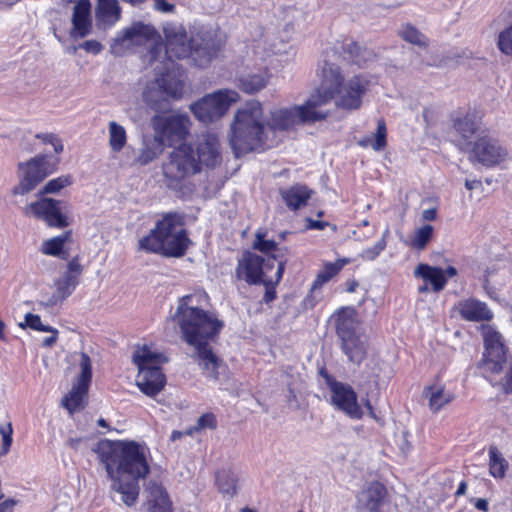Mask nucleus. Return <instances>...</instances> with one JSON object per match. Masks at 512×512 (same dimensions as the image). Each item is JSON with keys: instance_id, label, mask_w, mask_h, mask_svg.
<instances>
[{"instance_id": "nucleus-1", "label": "nucleus", "mask_w": 512, "mask_h": 512, "mask_svg": "<svg viewBox=\"0 0 512 512\" xmlns=\"http://www.w3.org/2000/svg\"><path fill=\"white\" fill-rule=\"evenodd\" d=\"M319 85L301 105L281 108L271 112L268 126L273 131H287L299 124H314L326 120L332 100L343 110H357L370 87V81L362 74L345 80L339 65L324 61L318 73Z\"/></svg>"}, {"instance_id": "nucleus-2", "label": "nucleus", "mask_w": 512, "mask_h": 512, "mask_svg": "<svg viewBox=\"0 0 512 512\" xmlns=\"http://www.w3.org/2000/svg\"><path fill=\"white\" fill-rule=\"evenodd\" d=\"M94 451L112 481V489L121 494L125 505L133 506L140 493L139 481L150 473L144 448L133 440L103 439Z\"/></svg>"}, {"instance_id": "nucleus-3", "label": "nucleus", "mask_w": 512, "mask_h": 512, "mask_svg": "<svg viewBox=\"0 0 512 512\" xmlns=\"http://www.w3.org/2000/svg\"><path fill=\"white\" fill-rule=\"evenodd\" d=\"M221 160L218 137L213 133H204L194 143L174 147L162 164L164 181L168 188L180 189L185 180L201 173L203 166L215 168Z\"/></svg>"}, {"instance_id": "nucleus-4", "label": "nucleus", "mask_w": 512, "mask_h": 512, "mask_svg": "<svg viewBox=\"0 0 512 512\" xmlns=\"http://www.w3.org/2000/svg\"><path fill=\"white\" fill-rule=\"evenodd\" d=\"M163 33L170 63L174 59L189 58L197 68L209 67L221 56L227 43V37L220 28L201 27L190 38L182 25L165 27Z\"/></svg>"}, {"instance_id": "nucleus-5", "label": "nucleus", "mask_w": 512, "mask_h": 512, "mask_svg": "<svg viewBox=\"0 0 512 512\" xmlns=\"http://www.w3.org/2000/svg\"><path fill=\"white\" fill-rule=\"evenodd\" d=\"M194 295L178 299L172 320L178 326L182 340L191 347L216 342L224 323L213 313L192 305Z\"/></svg>"}, {"instance_id": "nucleus-6", "label": "nucleus", "mask_w": 512, "mask_h": 512, "mask_svg": "<svg viewBox=\"0 0 512 512\" xmlns=\"http://www.w3.org/2000/svg\"><path fill=\"white\" fill-rule=\"evenodd\" d=\"M262 106L254 103L248 109L238 110L231 125L230 145L237 158L256 150H265V126L261 121Z\"/></svg>"}, {"instance_id": "nucleus-7", "label": "nucleus", "mask_w": 512, "mask_h": 512, "mask_svg": "<svg viewBox=\"0 0 512 512\" xmlns=\"http://www.w3.org/2000/svg\"><path fill=\"white\" fill-rule=\"evenodd\" d=\"M361 322L353 307H341L335 313V332L340 348L348 360L360 365L367 358V345L362 340Z\"/></svg>"}, {"instance_id": "nucleus-8", "label": "nucleus", "mask_w": 512, "mask_h": 512, "mask_svg": "<svg viewBox=\"0 0 512 512\" xmlns=\"http://www.w3.org/2000/svg\"><path fill=\"white\" fill-rule=\"evenodd\" d=\"M484 351L478 368H483V377L495 387L493 376L499 375L507 363L508 349L504 343L502 335L491 325L483 324L481 326Z\"/></svg>"}, {"instance_id": "nucleus-9", "label": "nucleus", "mask_w": 512, "mask_h": 512, "mask_svg": "<svg viewBox=\"0 0 512 512\" xmlns=\"http://www.w3.org/2000/svg\"><path fill=\"white\" fill-rule=\"evenodd\" d=\"M59 159L39 154L26 162L18 163L19 183L13 187V195H25L34 190L45 178L53 174Z\"/></svg>"}, {"instance_id": "nucleus-10", "label": "nucleus", "mask_w": 512, "mask_h": 512, "mask_svg": "<svg viewBox=\"0 0 512 512\" xmlns=\"http://www.w3.org/2000/svg\"><path fill=\"white\" fill-rule=\"evenodd\" d=\"M191 244L186 229L180 228L177 234H148L138 242V249L146 253L165 257H183Z\"/></svg>"}, {"instance_id": "nucleus-11", "label": "nucleus", "mask_w": 512, "mask_h": 512, "mask_svg": "<svg viewBox=\"0 0 512 512\" xmlns=\"http://www.w3.org/2000/svg\"><path fill=\"white\" fill-rule=\"evenodd\" d=\"M273 268L270 264V258L250 250H244L237 259V264L232 274V280L235 284L244 283L248 286H258L264 282L266 273Z\"/></svg>"}, {"instance_id": "nucleus-12", "label": "nucleus", "mask_w": 512, "mask_h": 512, "mask_svg": "<svg viewBox=\"0 0 512 512\" xmlns=\"http://www.w3.org/2000/svg\"><path fill=\"white\" fill-rule=\"evenodd\" d=\"M237 97L238 94L235 91L219 90L191 104L190 110L199 121L211 123L220 119Z\"/></svg>"}, {"instance_id": "nucleus-13", "label": "nucleus", "mask_w": 512, "mask_h": 512, "mask_svg": "<svg viewBox=\"0 0 512 512\" xmlns=\"http://www.w3.org/2000/svg\"><path fill=\"white\" fill-rule=\"evenodd\" d=\"M319 374L331 391V403L350 418L361 419L363 411L354 389L349 384L336 380L325 368L320 369Z\"/></svg>"}, {"instance_id": "nucleus-14", "label": "nucleus", "mask_w": 512, "mask_h": 512, "mask_svg": "<svg viewBox=\"0 0 512 512\" xmlns=\"http://www.w3.org/2000/svg\"><path fill=\"white\" fill-rule=\"evenodd\" d=\"M153 125L158 139L162 144L175 146L184 144L191 127V121L185 114H173L169 116H155Z\"/></svg>"}, {"instance_id": "nucleus-15", "label": "nucleus", "mask_w": 512, "mask_h": 512, "mask_svg": "<svg viewBox=\"0 0 512 512\" xmlns=\"http://www.w3.org/2000/svg\"><path fill=\"white\" fill-rule=\"evenodd\" d=\"M64 202L53 198H41L25 207V215L43 220L49 227L65 228L69 225L62 212Z\"/></svg>"}, {"instance_id": "nucleus-16", "label": "nucleus", "mask_w": 512, "mask_h": 512, "mask_svg": "<svg viewBox=\"0 0 512 512\" xmlns=\"http://www.w3.org/2000/svg\"><path fill=\"white\" fill-rule=\"evenodd\" d=\"M507 150L500 142L488 135L479 136L472 145L470 161L478 162L485 167H495L507 158Z\"/></svg>"}, {"instance_id": "nucleus-17", "label": "nucleus", "mask_w": 512, "mask_h": 512, "mask_svg": "<svg viewBox=\"0 0 512 512\" xmlns=\"http://www.w3.org/2000/svg\"><path fill=\"white\" fill-rule=\"evenodd\" d=\"M80 367L81 373L78 377L77 383L62 400L63 406L70 414H74L85 407V398L87 397L89 385L92 379L91 360L87 354H82Z\"/></svg>"}, {"instance_id": "nucleus-18", "label": "nucleus", "mask_w": 512, "mask_h": 512, "mask_svg": "<svg viewBox=\"0 0 512 512\" xmlns=\"http://www.w3.org/2000/svg\"><path fill=\"white\" fill-rule=\"evenodd\" d=\"M82 272L83 266L80 264L79 256L76 255L68 262L63 276L54 282L55 291L51 298L53 304L63 302L75 291L79 285Z\"/></svg>"}, {"instance_id": "nucleus-19", "label": "nucleus", "mask_w": 512, "mask_h": 512, "mask_svg": "<svg viewBox=\"0 0 512 512\" xmlns=\"http://www.w3.org/2000/svg\"><path fill=\"white\" fill-rule=\"evenodd\" d=\"M184 69L172 62L165 71L156 76L155 81L159 89L173 99H181L184 93Z\"/></svg>"}, {"instance_id": "nucleus-20", "label": "nucleus", "mask_w": 512, "mask_h": 512, "mask_svg": "<svg viewBox=\"0 0 512 512\" xmlns=\"http://www.w3.org/2000/svg\"><path fill=\"white\" fill-rule=\"evenodd\" d=\"M136 385L139 390L149 397L157 396L166 385V376L162 368H142L138 371Z\"/></svg>"}, {"instance_id": "nucleus-21", "label": "nucleus", "mask_w": 512, "mask_h": 512, "mask_svg": "<svg viewBox=\"0 0 512 512\" xmlns=\"http://www.w3.org/2000/svg\"><path fill=\"white\" fill-rule=\"evenodd\" d=\"M146 493L148 512H174L173 502L161 482L150 480L146 487Z\"/></svg>"}, {"instance_id": "nucleus-22", "label": "nucleus", "mask_w": 512, "mask_h": 512, "mask_svg": "<svg viewBox=\"0 0 512 512\" xmlns=\"http://www.w3.org/2000/svg\"><path fill=\"white\" fill-rule=\"evenodd\" d=\"M450 119L453 129L467 141L478 131L482 114L476 109H468L466 112L452 113Z\"/></svg>"}, {"instance_id": "nucleus-23", "label": "nucleus", "mask_w": 512, "mask_h": 512, "mask_svg": "<svg viewBox=\"0 0 512 512\" xmlns=\"http://www.w3.org/2000/svg\"><path fill=\"white\" fill-rule=\"evenodd\" d=\"M267 232L263 229L257 230L255 239L253 242V248L267 256L266 259L270 258V264L274 265V261L277 265H281L283 262L284 269L287 264V256L289 254V248L286 246L278 247V244L274 240L266 239Z\"/></svg>"}, {"instance_id": "nucleus-24", "label": "nucleus", "mask_w": 512, "mask_h": 512, "mask_svg": "<svg viewBox=\"0 0 512 512\" xmlns=\"http://www.w3.org/2000/svg\"><path fill=\"white\" fill-rule=\"evenodd\" d=\"M457 310L462 319L471 322L490 321L494 316L485 302L474 298L459 301Z\"/></svg>"}, {"instance_id": "nucleus-25", "label": "nucleus", "mask_w": 512, "mask_h": 512, "mask_svg": "<svg viewBox=\"0 0 512 512\" xmlns=\"http://www.w3.org/2000/svg\"><path fill=\"white\" fill-rule=\"evenodd\" d=\"M121 12L117 0H97L95 8L97 27L104 30L113 27L120 20Z\"/></svg>"}, {"instance_id": "nucleus-26", "label": "nucleus", "mask_w": 512, "mask_h": 512, "mask_svg": "<svg viewBox=\"0 0 512 512\" xmlns=\"http://www.w3.org/2000/svg\"><path fill=\"white\" fill-rule=\"evenodd\" d=\"M351 262L352 259L348 257H340L333 262L324 261L311 284L310 292L321 290L324 285L338 276L343 268Z\"/></svg>"}, {"instance_id": "nucleus-27", "label": "nucleus", "mask_w": 512, "mask_h": 512, "mask_svg": "<svg viewBox=\"0 0 512 512\" xmlns=\"http://www.w3.org/2000/svg\"><path fill=\"white\" fill-rule=\"evenodd\" d=\"M279 194L288 209L296 211L307 205L313 191L305 184L296 183L288 188H280Z\"/></svg>"}, {"instance_id": "nucleus-28", "label": "nucleus", "mask_w": 512, "mask_h": 512, "mask_svg": "<svg viewBox=\"0 0 512 512\" xmlns=\"http://www.w3.org/2000/svg\"><path fill=\"white\" fill-rule=\"evenodd\" d=\"M73 34L76 37H86L92 29L91 4L89 0H79L73 11Z\"/></svg>"}, {"instance_id": "nucleus-29", "label": "nucleus", "mask_w": 512, "mask_h": 512, "mask_svg": "<svg viewBox=\"0 0 512 512\" xmlns=\"http://www.w3.org/2000/svg\"><path fill=\"white\" fill-rule=\"evenodd\" d=\"M73 242L71 230L64 231L60 235L46 239L42 242L40 251L42 254L68 260L70 254L66 244Z\"/></svg>"}, {"instance_id": "nucleus-30", "label": "nucleus", "mask_w": 512, "mask_h": 512, "mask_svg": "<svg viewBox=\"0 0 512 512\" xmlns=\"http://www.w3.org/2000/svg\"><path fill=\"white\" fill-rule=\"evenodd\" d=\"M196 351L199 367L207 372V375L214 379H219V367L222 364V359L213 352L210 344H200L193 347Z\"/></svg>"}, {"instance_id": "nucleus-31", "label": "nucleus", "mask_w": 512, "mask_h": 512, "mask_svg": "<svg viewBox=\"0 0 512 512\" xmlns=\"http://www.w3.org/2000/svg\"><path fill=\"white\" fill-rule=\"evenodd\" d=\"M414 274L416 277L422 278L426 284H430L431 289L436 293L442 291L448 282L441 267L431 266L426 263L418 264Z\"/></svg>"}, {"instance_id": "nucleus-32", "label": "nucleus", "mask_w": 512, "mask_h": 512, "mask_svg": "<svg viewBox=\"0 0 512 512\" xmlns=\"http://www.w3.org/2000/svg\"><path fill=\"white\" fill-rule=\"evenodd\" d=\"M157 37H159V34L154 26L143 22H134L129 28L123 30L120 40L142 44L155 40Z\"/></svg>"}, {"instance_id": "nucleus-33", "label": "nucleus", "mask_w": 512, "mask_h": 512, "mask_svg": "<svg viewBox=\"0 0 512 512\" xmlns=\"http://www.w3.org/2000/svg\"><path fill=\"white\" fill-rule=\"evenodd\" d=\"M365 507L369 512H381V508L388 498V490L380 481H372L364 490Z\"/></svg>"}, {"instance_id": "nucleus-34", "label": "nucleus", "mask_w": 512, "mask_h": 512, "mask_svg": "<svg viewBox=\"0 0 512 512\" xmlns=\"http://www.w3.org/2000/svg\"><path fill=\"white\" fill-rule=\"evenodd\" d=\"M423 395L428 399L429 409L433 413H438L444 406L452 402L455 398L452 393H445L444 386L429 385L423 390Z\"/></svg>"}, {"instance_id": "nucleus-35", "label": "nucleus", "mask_w": 512, "mask_h": 512, "mask_svg": "<svg viewBox=\"0 0 512 512\" xmlns=\"http://www.w3.org/2000/svg\"><path fill=\"white\" fill-rule=\"evenodd\" d=\"M185 224V217L179 212H167L157 220L155 227L149 234H177L178 230Z\"/></svg>"}, {"instance_id": "nucleus-36", "label": "nucleus", "mask_w": 512, "mask_h": 512, "mask_svg": "<svg viewBox=\"0 0 512 512\" xmlns=\"http://www.w3.org/2000/svg\"><path fill=\"white\" fill-rule=\"evenodd\" d=\"M270 79L267 70L249 74L238 79L237 87L246 94H255L266 87Z\"/></svg>"}, {"instance_id": "nucleus-37", "label": "nucleus", "mask_w": 512, "mask_h": 512, "mask_svg": "<svg viewBox=\"0 0 512 512\" xmlns=\"http://www.w3.org/2000/svg\"><path fill=\"white\" fill-rule=\"evenodd\" d=\"M163 144L158 137H152L143 141L139 154L135 158V163L139 166H145L155 160L162 152Z\"/></svg>"}, {"instance_id": "nucleus-38", "label": "nucleus", "mask_w": 512, "mask_h": 512, "mask_svg": "<svg viewBox=\"0 0 512 512\" xmlns=\"http://www.w3.org/2000/svg\"><path fill=\"white\" fill-rule=\"evenodd\" d=\"M489 473L496 479H503L508 470V461L496 446H490L489 451Z\"/></svg>"}, {"instance_id": "nucleus-39", "label": "nucleus", "mask_w": 512, "mask_h": 512, "mask_svg": "<svg viewBox=\"0 0 512 512\" xmlns=\"http://www.w3.org/2000/svg\"><path fill=\"white\" fill-rule=\"evenodd\" d=\"M215 482L222 494L234 496L237 492L238 478L230 469L218 470L215 474Z\"/></svg>"}, {"instance_id": "nucleus-40", "label": "nucleus", "mask_w": 512, "mask_h": 512, "mask_svg": "<svg viewBox=\"0 0 512 512\" xmlns=\"http://www.w3.org/2000/svg\"><path fill=\"white\" fill-rule=\"evenodd\" d=\"M434 228L430 224L423 225L415 230L414 234L407 242V245L414 250H424L433 238Z\"/></svg>"}, {"instance_id": "nucleus-41", "label": "nucleus", "mask_w": 512, "mask_h": 512, "mask_svg": "<svg viewBox=\"0 0 512 512\" xmlns=\"http://www.w3.org/2000/svg\"><path fill=\"white\" fill-rule=\"evenodd\" d=\"M359 144L362 147L371 146L375 151H381L387 146V126L384 118L377 121V129L373 139L367 138L361 140Z\"/></svg>"}, {"instance_id": "nucleus-42", "label": "nucleus", "mask_w": 512, "mask_h": 512, "mask_svg": "<svg viewBox=\"0 0 512 512\" xmlns=\"http://www.w3.org/2000/svg\"><path fill=\"white\" fill-rule=\"evenodd\" d=\"M161 354L152 352L146 345L137 350L133 355V361L137 365L138 370L142 368L159 367L156 365L160 362Z\"/></svg>"}, {"instance_id": "nucleus-43", "label": "nucleus", "mask_w": 512, "mask_h": 512, "mask_svg": "<svg viewBox=\"0 0 512 512\" xmlns=\"http://www.w3.org/2000/svg\"><path fill=\"white\" fill-rule=\"evenodd\" d=\"M284 272L285 269L282 262L281 265H277V269L273 277L266 276L264 278V282L261 285L265 286V293L263 296V301L265 303H270L277 298L276 286L282 280Z\"/></svg>"}, {"instance_id": "nucleus-44", "label": "nucleus", "mask_w": 512, "mask_h": 512, "mask_svg": "<svg viewBox=\"0 0 512 512\" xmlns=\"http://www.w3.org/2000/svg\"><path fill=\"white\" fill-rule=\"evenodd\" d=\"M127 142L126 131L115 121L109 123V144L114 152H120Z\"/></svg>"}, {"instance_id": "nucleus-45", "label": "nucleus", "mask_w": 512, "mask_h": 512, "mask_svg": "<svg viewBox=\"0 0 512 512\" xmlns=\"http://www.w3.org/2000/svg\"><path fill=\"white\" fill-rule=\"evenodd\" d=\"M399 36L410 44L423 48L428 46L426 37L410 23L402 26L401 30L399 31Z\"/></svg>"}, {"instance_id": "nucleus-46", "label": "nucleus", "mask_w": 512, "mask_h": 512, "mask_svg": "<svg viewBox=\"0 0 512 512\" xmlns=\"http://www.w3.org/2000/svg\"><path fill=\"white\" fill-rule=\"evenodd\" d=\"M72 184V177L70 175L59 176L57 178L49 180L44 187L40 190V194H52L57 193L61 189Z\"/></svg>"}, {"instance_id": "nucleus-47", "label": "nucleus", "mask_w": 512, "mask_h": 512, "mask_svg": "<svg viewBox=\"0 0 512 512\" xmlns=\"http://www.w3.org/2000/svg\"><path fill=\"white\" fill-rule=\"evenodd\" d=\"M497 47L501 53L512 56V24L499 33Z\"/></svg>"}, {"instance_id": "nucleus-48", "label": "nucleus", "mask_w": 512, "mask_h": 512, "mask_svg": "<svg viewBox=\"0 0 512 512\" xmlns=\"http://www.w3.org/2000/svg\"><path fill=\"white\" fill-rule=\"evenodd\" d=\"M387 242L384 237L378 240L372 247L366 248L360 257L366 261H374L386 248Z\"/></svg>"}, {"instance_id": "nucleus-49", "label": "nucleus", "mask_w": 512, "mask_h": 512, "mask_svg": "<svg viewBox=\"0 0 512 512\" xmlns=\"http://www.w3.org/2000/svg\"><path fill=\"white\" fill-rule=\"evenodd\" d=\"M35 137L37 139H40L43 144L52 145L54 151L57 154H60L64 149V145L61 138L54 133H38Z\"/></svg>"}, {"instance_id": "nucleus-50", "label": "nucleus", "mask_w": 512, "mask_h": 512, "mask_svg": "<svg viewBox=\"0 0 512 512\" xmlns=\"http://www.w3.org/2000/svg\"><path fill=\"white\" fill-rule=\"evenodd\" d=\"M13 428L10 422L0 425V435L2 436L1 454L5 455L9 452L13 439Z\"/></svg>"}, {"instance_id": "nucleus-51", "label": "nucleus", "mask_w": 512, "mask_h": 512, "mask_svg": "<svg viewBox=\"0 0 512 512\" xmlns=\"http://www.w3.org/2000/svg\"><path fill=\"white\" fill-rule=\"evenodd\" d=\"M216 429L217 428V419L214 413L206 412L202 414L198 420L197 425L193 428L194 431H200L203 429Z\"/></svg>"}, {"instance_id": "nucleus-52", "label": "nucleus", "mask_w": 512, "mask_h": 512, "mask_svg": "<svg viewBox=\"0 0 512 512\" xmlns=\"http://www.w3.org/2000/svg\"><path fill=\"white\" fill-rule=\"evenodd\" d=\"M25 323L29 328L35 331H52V327L44 325L41 321L40 316L37 314L27 313L25 316Z\"/></svg>"}, {"instance_id": "nucleus-53", "label": "nucleus", "mask_w": 512, "mask_h": 512, "mask_svg": "<svg viewBox=\"0 0 512 512\" xmlns=\"http://www.w3.org/2000/svg\"><path fill=\"white\" fill-rule=\"evenodd\" d=\"M361 46L356 41H351L343 46V52L348 55L349 59L356 61L361 54Z\"/></svg>"}, {"instance_id": "nucleus-54", "label": "nucleus", "mask_w": 512, "mask_h": 512, "mask_svg": "<svg viewBox=\"0 0 512 512\" xmlns=\"http://www.w3.org/2000/svg\"><path fill=\"white\" fill-rule=\"evenodd\" d=\"M496 385H501L502 390L505 394H511L512 393V364L510 365L504 379L502 382H494Z\"/></svg>"}, {"instance_id": "nucleus-55", "label": "nucleus", "mask_w": 512, "mask_h": 512, "mask_svg": "<svg viewBox=\"0 0 512 512\" xmlns=\"http://www.w3.org/2000/svg\"><path fill=\"white\" fill-rule=\"evenodd\" d=\"M82 47L87 51L93 54H98L102 50V45L100 42L96 40H87L83 43Z\"/></svg>"}, {"instance_id": "nucleus-56", "label": "nucleus", "mask_w": 512, "mask_h": 512, "mask_svg": "<svg viewBox=\"0 0 512 512\" xmlns=\"http://www.w3.org/2000/svg\"><path fill=\"white\" fill-rule=\"evenodd\" d=\"M156 9L165 12V13H171L175 10V5L168 3L166 0H154Z\"/></svg>"}, {"instance_id": "nucleus-57", "label": "nucleus", "mask_w": 512, "mask_h": 512, "mask_svg": "<svg viewBox=\"0 0 512 512\" xmlns=\"http://www.w3.org/2000/svg\"><path fill=\"white\" fill-rule=\"evenodd\" d=\"M327 226H328V222L307 218V224H306L307 229L324 230Z\"/></svg>"}, {"instance_id": "nucleus-58", "label": "nucleus", "mask_w": 512, "mask_h": 512, "mask_svg": "<svg viewBox=\"0 0 512 512\" xmlns=\"http://www.w3.org/2000/svg\"><path fill=\"white\" fill-rule=\"evenodd\" d=\"M471 502L473 503L474 507L480 511L488 512L489 511V504L488 501L484 498H473L471 499Z\"/></svg>"}, {"instance_id": "nucleus-59", "label": "nucleus", "mask_w": 512, "mask_h": 512, "mask_svg": "<svg viewBox=\"0 0 512 512\" xmlns=\"http://www.w3.org/2000/svg\"><path fill=\"white\" fill-rule=\"evenodd\" d=\"M52 333L51 336L49 337H46L44 340H43V346H46V347H51L57 340V336H58V331L57 329L53 328L52 327V331H50Z\"/></svg>"}, {"instance_id": "nucleus-60", "label": "nucleus", "mask_w": 512, "mask_h": 512, "mask_svg": "<svg viewBox=\"0 0 512 512\" xmlns=\"http://www.w3.org/2000/svg\"><path fill=\"white\" fill-rule=\"evenodd\" d=\"M359 286V282L355 278L348 279L345 282V290L348 293H353Z\"/></svg>"}, {"instance_id": "nucleus-61", "label": "nucleus", "mask_w": 512, "mask_h": 512, "mask_svg": "<svg viewBox=\"0 0 512 512\" xmlns=\"http://www.w3.org/2000/svg\"><path fill=\"white\" fill-rule=\"evenodd\" d=\"M437 217V210L435 208L426 209L422 213V218L426 221H434Z\"/></svg>"}, {"instance_id": "nucleus-62", "label": "nucleus", "mask_w": 512, "mask_h": 512, "mask_svg": "<svg viewBox=\"0 0 512 512\" xmlns=\"http://www.w3.org/2000/svg\"><path fill=\"white\" fill-rule=\"evenodd\" d=\"M82 443L81 437L69 438L66 442L67 446L74 450H78L80 444Z\"/></svg>"}, {"instance_id": "nucleus-63", "label": "nucleus", "mask_w": 512, "mask_h": 512, "mask_svg": "<svg viewBox=\"0 0 512 512\" xmlns=\"http://www.w3.org/2000/svg\"><path fill=\"white\" fill-rule=\"evenodd\" d=\"M467 490V482L465 480L461 481L458 485V488L455 492V497L458 498L466 493Z\"/></svg>"}, {"instance_id": "nucleus-64", "label": "nucleus", "mask_w": 512, "mask_h": 512, "mask_svg": "<svg viewBox=\"0 0 512 512\" xmlns=\"http://www.w3.org/2000/svg\"><path fill=\"white\" fill-rule=\"evenodd\" d=\"M481 181L480 180H466L465 181V187L468 189V190H473L474 188L478 187V186H481Z\"/></svg>"}]
</instances>
